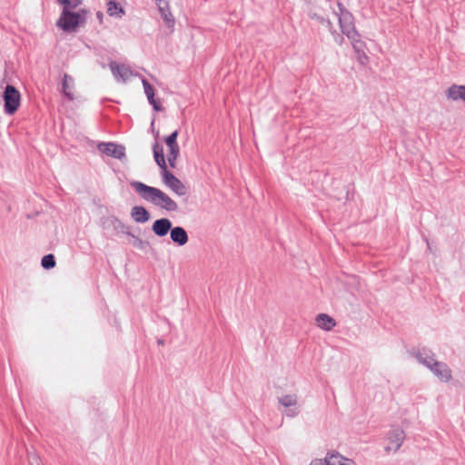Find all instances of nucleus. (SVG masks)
Masks as SVG:
<instances>
[{"label":"nucleus","mask_w":465,"mask_h":465,"mask_svg":"<svg viewBox=\"0 0 465 465\" xmlns=\"http://www.w3.org/2000/svg\"><path fill=\"white\" fill-rule=\"evenodd\" d=\"M355 54L357 56V60L361 64L364 65L368 63L369 57L365 54L364 50L361 52H359V53H355Z\"/></svg>","instance_id":"nucleus-30"},{"label":"nucleus","mask_w":465,"mask_h":465,"mask_svg":"<svg viewBox=\"0 0 465 465\" xmlns=\"http://www.w3.org/2000/svg\"><path fill=\"white\" fill-rule=\"evenodd\" d=\"M173 223L168 218H160L153 222L152 231L158 237H164L172 230Z\"/></svg>","instance_id":"nucleus-11"},{"label":"nucleus","mask_w":465,"mask_h":465,"mask_svg":"<svg viewBox=\"0 0 465 465\" xmlns=\"http://www.w3.org/2000/svg\"><path fill=\"white\" fill-rule=\"evenodd\" d=\"M330 461V454H328L324 460H314L310 463V465H329L331 463Z\"/></svg>","instance_id":"nucleus-31"},{"label":"nucleus","mask_w":465,"mask_h":465,"mask_svg":"<svg viewBox=\"0 0 465 465\" xmlns=\"http://www.w3.org/2000/svg\"><path fill=\"white\" fill-rule=\"evenodd\" d=\"M142 84H143V86L144 89V93L147 96V99H148L150 104H152L153 110L156 112L162 111L163 106H162L160 101L156 100L154 98V89H153V85L145 78L142 79Z\"/></svg>","instance_id":"nucleus-14"},{"label":"nucleus","mask_w":465,"mask_h":465,"mask_svg":"<svg viewBox=\"0 0 465 465\" xmlns=\"http://www.w3.org/2000/svg\"><path fill=\"white\" fill-rule=\"evenodd\" d=\"M158 343H159V344H163V341L162 340H158Z\"/></svg>","instance_id":"nucleus-40"},{"label":"nucleus","mask_w":465,"mask_h":465,"mask_svg":"<svg viewBox=\"0 0 465 465\" xmlns=\"http://www.w3.org/2000/svg\"><path fill=\"white\" fill-rule=\"evenodd\" d=\"M155 3L158 6L159 12L161 14L162 18L167 24V25L173 26L174 24V19L170 12L169 3L166 0H155Z\"/></svg>","instance_id":"nucleus-15"},{"label":"nucleus","mask_w":465,"mask_h":465,"mask_svg":"<svg viewBox=\"0 0 465 465\" xmlns=\"http://www.w3.org/2000/svg\"><path fill=\"white\" fill-rule=\"evenodd\" d=\"M348 39L351 41L355 53H359L364 50L365 44L361 40V35L359 33H357V36Z\"/></svg>","instance_id":"nucleus-27"},{"label":"nucleus","mask_w":465,"mask_h":465,"mask_svg":"<svg viewBox=\"0 0 465 465\" xmlns=\"http://www.w3.org/2000/svg\"><path fill=\"white\" fill-rule=\"evenodd\" d=\"M342 40H343V37L341 36L339 43L341 44Z\"/></svg>","instance_id":"nucleus-39"},{"label":"nucleus","mask_w":465,"mask_h":465,"mask_svg":"<svg viewBox=\"0 0 465 465\" xmlns=\"http://www.w3.org/2000/svg\"><path fill=\"white\" fill-rule=\"evenodd\" d=\"M130 185L144 201L149 202L153 205L164 209L168 212L177 211V203L160 189L149 186L139 181H132Z\"/></svg>","instance_id":"nucleus-1"},{"label":"nucleus","mask_w":465,"mask_h":465,"mask_svg":"<svg viewBox=\"0 0 465 465\" xmlns=\"http://www.w3.org/2000/svg\"><path fill=\"white\" fill-rule=\"evenodd\" d=\"M163 183L176 194L183 196L187 193L185 185L168 169L161 172Z\"/></svg>","instance_id":"nucleus-5"},{"label":"nucleus","mask_w":465,"mask_h":465,"mask_svg":"<svg viewBox=\"0 0 465 465\" xmlns=\"http://www.w3.org/2000/svg\"><path fill=\"white\" fill-rule=\"evenodd\" d=\"M339 14L334 11L338 16L341 31L348 38L357 36L358 31L354 25V17L352 14L348 11L341 3H338Z\"/></svg>","instance_id":"nucleus-3"},{"label":"nucleus","mask_w":465,"mask_h":465,"mask_svg":"<svg viewBox=\"0 0 465 465\" xmlns=\"http://www.w3.org/2000/svg\"><path fill=\"white\" fill-rule=\"evenodd\" d=\"M132 219L138 223H144L150 220V213L143 206H134L131 210Z\"/></svg>","instance_id":"nucleus-17"},{"label":"nucleus","mask_w":465,"mask_h":465,"mask_svg":"<svg viewBox=\"0 0 465 465\" xmlns=\"http://www.w3.org/2000/svg\"><path fill=\"white\" fill-rule=\"evenodd\" d=\"M317 326L324 331H331L336 326V321L326 313H320L316 317Z\"/></svg>","instance_id":"nucleus-19"},{"label":"nucleus","mask_w":465,"mask_h":465,"mask_svg":"<svg viewBox=\"0 0 465 465\" xmlns=\"http://www.w3.org/2000/svg\"><path fill=\"white\" fill-rule=\"evenodd\" d=\"M28 461L30 465H43L40 457L33 452H28Z\"/></svg>","instance_id":"nucleus-29"},{"label":"nucleus","mask_w":465,"mask_h":465,"mask_svg":"<svg viewBox=\"0 0 465 465\" xmlns=\"http://www.w3.org/2000/svg\"><path fill=\"white\" fill-rule=\"evenodd\" d=\"M307 15L310 19L315 20L317 23L325 26L330 31L331 34L334 35L336 33L332 23L328 18L325 17V15L322 14L320 8L311 7L308 10Z\"/></svg>","instance_id":"nucleus-9"},{"label":"nucleus","mask_w":465,"mask_h":465,"mask_svg":"<svg viewBox=\"0 0 465 465\" xmlns=\"http://www.w3.org/2000/svg\"><path fill=\"white\" fill-rule=\"evenodd\" d=\"M3 98L5 113L14 114L20 106L21 95L19 91L14 85L7 84L5 88Z\"/></svg>","instance_id":"nucleus-4"},{"label":"nucleus","mask_w":465,"mask_h":465,"mask_svg":"<svg viewBox=\"0 0 465 465\" xmlns=\"http://www.w3.org/2000/svg\"><path fill=\"white\" fill-rule=\"evenodd\" d=\"M74 84V78L64 74L62 81V92L68 100L73 101L74 99V94L69 91Z\"/></svg>","instance_id":"nucleus-20"},{"label":"nucleus","mask_w":465,"mask_h":465,"mask_svg":"<svg viewBox=\"0 0 465 465\" xmlns=\"http://www.w3.org/2000/svg\"><path fill=\"white\" fill-rule=\"evenodd\" d=\"M96 17L99 20V23L102 24L104 20V14L101 11L96 12Z\"/></svg>","instance_id":"nucleus-37"},{"label":"nucleus","mask_w":465,"mask_h":465,"mask_svg":"<svg viewBox=\"0 0 465 465\" xmlns=\"http://www.w3.org/2000/svg\"><path fill=\"white\" fill-rule=\"evenodd\" d=\"M98 150L113 158L122 160L125 158V147L122 144H116L114 143H100L98 144Z\"/></svg>","instance_id":"nucleus-6"},{"label":"nucleus","mask_w":465,"mask_h":465,"mask_svg":"<svg viewBox=\"0 0 465 465\" xmlns=\"http://www.w3.org/2000/svg\"><path fill=\"white\" fill-rule=\"evenodd\" d=\"M170 238L173 242L178 246L185 245L189 240L186 230L182 226H172V230H170Z\"/></svg>","instance_id":"nucleus-13"},{"label":"nucleus","mask_w":465,"mask_h":465,"mask_svg":"<svg viewBox=\"0 0 465 465\" xmlns=\"http://www.w3.org/2000/svg\"><path fill=\"white\" fill-rule=\"evenodd\" d=\"M107 13L110 16L122 17L124 15V10L114 0H110L107 4Z\"/></svg>","instance_id":"nucleus-22"},{"label":"nucleus","mask_w":465,"mask_h":465,"mask_svg":"<svg viewBox=\"0 0 465 465\" xmlns=\"http://www.w3.org/2000/svg\"><path fill=\"white\" fill-rule=\"evenodd\" d=\"M110 223L116 232L125 235H131L130 227L124 224L119 218L114 216L112 217L110 219Z\"/></svg>","instance_id":"nucleus-21"},{"label":"nucleus","mask_w":465,"mask_h":465,"mask_svg":"<svg viewBox=\"0 0 465 465\" xmlns=\"http://www.w3.org/2000/svg\"><path fill=\"white\" fill-rule=\"evenodd\" d=\"M430 371L442 382H449L452 379V372L447 363L437 361L432 363Z\"/></svg>","instance_id":"nucleus-8"},{"label":"nucleus","mask_w":465,"mask_h":465,"mask_svg":"<svg viewBox=\"0 0 465 465\" xmlns=\"http://www.w3.org/2000/svg\"><path fill=\"white\" fill-rule=\"evenodd\" d=\"M41 265L45 270L53 269L55 266V258L52 253L45 255L41 260Z\"/></svg>","instance_id":"nucleus-26"},{"label":"nucleus","mask_w":465,"mask_h":465,"mask_svg":"<svg viewBox=\"0 0 465 465\" xmlns=\"http://www.w3.org/2000/svg\"><path fill=\"white\" fill-rule=\"evenodd\" d=\"M167 160H168L169 165L172 168H175V166H176L175 163H176L177 158H175L173 156L167 155Z\"/></svg>","instance_id":"nucleus-35"},{"label":"nucleus","mask_w":465,"mask_h":465,"mask_svg":"<svg viewBox=\"0 0 465 465\" xmlns=\"http://www.w3.org/2000/svg\"><path fill=\"white\" fill-rule=\"evenodd\" d=\"M278 401L283 407H293L297 404V396L295 394H286L278 398Z\"/></svg>","instance_id":"nucleus-25"},{"label":"nucleus","mask_w":465,"mask_h":465,"mask_svg":"<svg viewBox=\"0 0 465 465\" xmlns=\"http://www.w3.org/2000/svg\"><path fill=\"white\" fill-rule=\"evenodd\" d=\"M426 241H427L428 249H430L429 241L428 240H426Z\"/></svg>","instance_id":"nucleus-38"},{"label":"nucleus","mask_w":465,"mask_h":465,"mask_svg":"<svg viewBox=\"0 0 465 465\" xmlns=\"http://www.w3.org/2000/svg\"><path fill=\"white\" fill-rule=\"evenodd\" d=\"M82 3V0H71L70 5H68V9H75L77 8Z\"/></svg>","instance_id":"nucleus-34"},{"label":"nucleus","mask_w":465,"mask_h":465,"mask_svg":"<svg viewBox=\"0 0 465 465\" xmlns=\"http://www.w3.org/2000/svg\"><path fill=\"white\" fill-rule=\"evenodd\" d=\"M299 414V411L297 409H288L285 411V415L290 418H293Z\"/></svg>","instance_id":"nucleus-33"},{"label":"nucleus","mask_w":465,"mask_h":465,"mask_svg":"<svg viewBox=\"0 0 465 465\" xmlns=\"http://www.w3.org/2000/svg\"><path fill=\"white\" fill-rule=\"evenodd\" d=\"M168 149H169V153L167 155L178 158L179 153H180L179 145L168 147Z\"/></svg>","instance_id":"nucleus-32"},{"label":"nucleus","mask_w":465,"mask_h":465,"mask_svg":"<svg viewBox=\"0 0 465 465\" xmlns=\"http://www.w3.org/2000/svg\"><path fill=\"white\" fill-rule=\"evenodd\" d=\"M87 14L88 11L85 9H79L74 12L68 8H63L56 25L64 32H75L78 27L84 25L86 23Z\"/></svg>","instance_id":"nucleus-2"},{"label":"nucleus","mask_w":465,"mask_h":465,"mask_svg":"<svg viewBox=\"0 0 465 465\" xmlns=\"http://www.w3.org/2000/svg\"><path fill=\"white\" fill-rule=\"evenodd\" d=\"M153 157H154L155 163L161 169V172L167 170L168 168H167L166 161L164 158L163 145H161L159 143L155 142L153 144Z\"/></svg>","instance_id":"nucleus-16"},{"label":"nucleus","mask_w":465,"mask_h":465,"mask_svg":"<svg viewBox=\"0 0 465 465\" xmlns=\"http://www.w3.org/2000/svg\"><path fill=\"white\" fill-rule=\"evenodd\" d=\"M128 236L131 238L129 242L138 250L145 251L150 246V242L148 241H143L140 237L133 234L132 232L131 235Z\"/></svg>","instance_id":"nucleus-24"},{"label":"nucleus","mask_w":465,"mask_h":465,"mask_svg":"<svg viewBox=\"0 0 465 465\" xmlns=\"http://www.w3.org/2000/svg\"><path fill=\"white\" fill-rule=\"evenodd\" d=\"M71 0H56V2L63 6V8H68Z\"/></svg>","instance_id":"nucleus-36"},{"label":"nucleus","mask_w":465,"mask_h":465,"mask_svg":"<svg viewBox=\"0 0 465 465\" xmlns=\"http://www.w3.org/2000/svg\"><path fill=\"white\" fill-rule=\"evenodd\" d=\"M387 439L389 440V445L385 447V451L390 452L392 450L393 452H396L403 443L405 433L403 430L395 428L388 432Z\"/></svg>","instance_id":"nucleus-7"},{"label":"nucleus","mask_w":465,"mask_h":465,"mask_svg":"<svg viewBox=\"0 0 465 465\" xmlns=\"http://www.w3.org/2000/svg\"><path fill=\"white\" fill-rule=\"evenodd\" d=\"M446 95L452 101L460 99L465 102V85L452 84L446 90Z\"/></svg>","instance_id":"nucleus-18"},{"label":"nucleus","mask_w":465,"mask_h":465,"mask_svg":"<svg viewBox=\"0 0 465 465\" xmlns=\"http://www.w3.org/2000/svg\"><path fill=\"white\" fill-rule=\"evenodd\" d=\"M330 459L331 463L329 465H356L353 460L341 456L340 453L330 454Z\"/></svg>","instance_id":"nucleus-23"},{"label":"nucleus","mask_w":465,"mask_h":465,"mask_svg":"<svg viewBox=\"0 0 465 465\" xmlns=\"http://www.w3.org/2000/svg\"><path fill=\"white\" fill-rule=\"evenodd\" d=\"M416 360L429 370L432 367V363L436 362L435 354L429 349L422 348L414 352Z\"/></svg>","instance_id":"nucleus-12"},{"label":"nucleus","mask_w":465,"mask_h":465,"mask_svg":"<svg viewBox=\"0 0 465 465\" xmlns=\"http://www.w3.org/2000/svg\"><path fill=\"white\" fill-rule=\"evenodd\" d=\"M110 70L116 79H121L126 82L130 76L133 75L131 69L124 64H118L115 61H111L109 64Z\"/></svg>","instance_id":"nucleus-10"},{"label":"nucleus","mask_w":465,"mask_h":465,"mask_svg":"<svg viewBox=\"0 0 465 465\" xmlns=\"http://www.w3.org/2000/svg\"><path fill=\"white\" fill-rule=\"evenodd\" d=\"M178 134H179L178 130H175L171 134H169L168 136H166L164 138V142H165L167 147H172V146H177L178 145V143H177Z\"/></svg>","instance_id":"nucleus-28"}]
</instances>
